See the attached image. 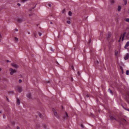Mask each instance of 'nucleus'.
Returning <instances> with one entry per match:
<instances>
[{
    "mask_svg": "<svg viewBox=\"0 0 129 129\" xmlns=\"http://www.w3.org/2000/svg\"><path fill=\"white\" fill-rule=\"evenodd\" d=\"M52 110L54 112V115L57 118H59V116L57 112L55 109L53 108L52 109Z\"/></svg>",
    "mask_w": 129,
    "mask_h": 129,
    "instance_id": "1",
    "label": "nucleus"
},
{
    "mask_svg": "<svg viewBox=\"0 0 129 129\" xmlns=\"http://www.w3.org/2000/svg\"><path fill=\"white\" fill-rule=\"evenodd\" d=\"M9 71L10 72V74L11 75H13L14 73H15L16 71L15 70H13L12 68H10L9 69Z\"/></svg>",
    "mask_w": 129,
    "mask_h": 129,
    "instance_id": "2",
    "label": "nucleus"
},
{
    "mask_svg": "<svg viewBox=\"0 0 129 129\" xmlns=\"http://www.w3.org/2000/svg\"><path fill=\"white\" fill-rule=\"evenodd\" d=\"M17 90L19 92H21L22 91V86H18L17 87Z\"/></svg>",
    "mask_w": 129,
    "mask_h": 129,
    "instance_id": "3",
    "label": "nucleus"
},
{
    "mask_svg": "<svg viewBox=\"0 0 129 129\" xmlns=\"http://www.w3.org/2000/svg\"><path fill=\"white\" fill-rule=\"evenodd\" d=\"M68 117V116L67 113L66 112H65V114L63 116V118L64 120H66L67 119Z\"/></svg>",
    "mask_w": 129,
    "mask_h": 129,
    "instance_id": "4",
    "label": "nucleus"
},
{
    "mask_svg": "<svg viewBox=\"0 0 129 129\" xmlns=\"http://www.w3.org/2000/svg\"><path fill=\"white\" fill-rule=\"evenodd\" d=\"M11 65L13 67L15 68H17L18 67V65L15 63H11Z\"/></svg>",
    "mask_w": 129,
    "mask_h": 129,
    "instance_id": "5",
    "label": "nucleus"
},
{
    "mask_svg": "<svg viewBox=\"0 0 129 129\" xmlns=\"http://www.w3.org/2000/svg\"><path fill=\"white\" fill-rule=\"evenodd\" d=\"M23 21V20L21 18H18L17 19V22L18 23H21Z\"/></svg>",
    "mask_w": 129,
    "mask_h": 129,
    "instance_id": "6",
    "label": "nucleus"
},
{
    "mask_svg": "<svg viewBox=\"0 0 129 129\" xmlns=\"http://www.w3.org/2000/svg\"><path fill=\"white\" fill-rule=\"evenodd\" d=\"M110 118V119L111 120H115L116 121H118L116 118L114 117H113L111 116H109Z\"/></svg>",
    "mask_w": 129,
    "mask_h": 129,
    "instance_id": "7",
    "label": "nucleus"
},
{
    "mask_svg": "<svg viewBox=\"0 0 129 129\" xmlns=\"http://www.w3.org/2000/svg\"><path fill=\"white\" fill-rule=\"evenodd\" d=\"M129 57V54L128 53H127L126 56L124 57V59L125 60H126L128 59Z\"/></svg>",
    "mask_w": 129,
    "mask_h": 129,
    "instance_id": "8",
    "label": "nucleus"
},
{
    "mask_svg": "<svg viewBox=\"0 0 129 129\" xmlns=\"http://www.w3.org/2000/svg\"><path fill=\"white\" fill-rule=\"evenodd\" d=\"M27 96L29 99H31L32 98L31 95L30 93L28 94H27Z\"/></svg>",
    "mask_w": 129,
    "mask_h": 129,
    "instance_id": "9",
    "label": "nucleus"
},
{
    "mask_svg": "<svg viewBox=\"0 0 129 129\" xmlns=\"http://www.w3.org/2000/svg\"><path fill=\"white\" fill-rule=\"evenodd\" d=\"M126 34V32H125L123 33V34L122 35V41L123 40L124 37L125 36Z\"/></svg>",
    "mask_w": 129,
    "mask_h": 129,
    "instance_id": "10",
    "label": "nucleus"
},
{
    "mask_svg": "<svg viewBox=\"0 0 129 129\" xmlns=\"http://www.w3.org/2000/svg\"><path fill=\"white\" fill-rule=\"evenodd\" d=\"M129 46V41H128L127 42L126 45L124 46V48L126 49V48Z\"/></svg>",
    "mask_w": 129,
    "mask_h": 129,
    "instance_id": "11",
    "label": "nucleus"
},
{
    "mask_svg": "<svg viewBox=\"0 0 129 129\" xmlns=\"http://www.w3.org/2000/svg\"><path fill=\"white\" fill-rule=\"evenodd\" d=\"M109 2L110 4L112 5L114 3V0H110Z\"/></svg>",
    "mask_w": 129,
    "mask_h": 129,
    "instance_id": "12",
    "label": "nucleus"
},
{
    "mask_svg": "<svg viewBox=\"0 0 129 129\" xmlns=\"http://www.w3.org/2000/svg\"><path fill=\"white\" fill-rule=\"evenodd\" d=\"M108 91L111 94H112L113 93V92L110 89V88H108Z\"/></svg>",
    "mask_w": 129,
    "mask_h": 129,
    "instance_id": "13",
    "label": "nucleus"
},
{
    "mask_svg": "<svg viewBox=\"0 0 129 129\" xmlns=\"http://www.w3.org/2000/svg\"><path fill=\"white\" fill-rule=\"evenodd\" d=\"M17 103L18 105H19L20 104V102L19 99L17 98Z\"/></svg>",
    "mask_w": 129,
    "mask_h": 129,
    "instance_id": "14",
    "label": "nucleus"
},
{
    "mask_svg": "<svg viewBox=\"0 0 129 129\" xmlns=\"http://www.w3.org/2000/svg\"><path fill=\"white\" fill-rule=\"evenodd\" d=\"M121 121L124 123H125L126 122V120L123 118L121 119Z\"/></svg>",
    "mask_w": 129,
    "mask_h": 129,
    "instance_id": "15",
    "label": "nucleus"
},
{
    "mask_svg": "<svg viewBox=\"0 0 129 129\" xmlns=\"http://www.w3.org/2000/svg\"><path fill=\"white\" fill-rule=\"evenodd\" d=\"M111 34L110 33H109L108 34V35L107 36V38L109 40V38L111 36Z\"/></svg>",
    "mask_w": 129,
    "mask_h": 129,
    "instance_id": "16",
    "label": "nucleus"
},
{
    "mask_svg": "<svg viewBox=\"0 0 129 129\" xmlns=\"http://www.w3.org/2000/svg\"><path fill=\"white\" fill-rule=\"evenodd\" d=\"M72 14V12L70 11H69L68 13V14L70 16H71Z\"/></svg>",
    "mask_w": 129,
    "mask_h": 129,
    "instance_id": "17",
    "label": "nucleus"
},
{
    "mask_svg": "<svg viewBox=\"0 0 129 129\" xmlns=\"http://www.w3.org/2000/svg\"><path fill=\"white\" fill-rule=\"evenodd\" d=\"M121 9V7L120 6H119L118 7V11H120V10Z\"/></svg>",
    "mask_w": 129,
    "mask_h": 129,
    "instance_id": "18",
    "label": "nucleus"
},
{
    "mask_svg": "<svg viewBox=\"0 0 129 129\" xmlns=\"http://www.w3.org/2000/svg\"><path fill=\"white\" fill-rule=\"evenodd\" d=\"M38 115L41 118H42V115L40 113H39L38 114Z\"/></svg>",
    "mask_w": 129,
    "mask_h": 129,
    "instance_id": "19",
    "label": "nucleus"
},
{
    "mask_svg": "<svg viewBox=\"0 0 129 129\" xmlns=\"http://www.w3.org/2000/svg\"><path fill=\"white\" fill-rule=\"evenodd\" d=\"M124 2V4L125 5H126L127 4V0H123Z\"/></svg>",
    "mask_w": 129,
    "mask_h": 129,
    "instance_id": "20",
    "label": "nucleus"
},
{
    "mask_svg": "<svg viewBox=\"0 0 129 129\" xmlns=\"http://www.w3.org/2000/svg\"><path fill=\"white\" fill-rule=\"evenodd\" d=\"M129 70H127L126 72V74L127 75H129Z\"/></svg>",
    "mask_w": 129,
    "mask_h": 129,
    "instance_id": "21",
    "label": "nucleus"
},
{
    "mask_svg": "<svg viewBox=\"0 0 129 129\" xmlns=\"http://www.w3.org/2000/svg\"><path fill=\"white\" fill-rule=\"evenodd\" d=\"M125 21L129 22V18H126L125 19Z\"/></svg>",
    "mask_w": 129,
    "mask_h": 129,
    "instance_id": "22",
    "label": "nucleus"
},
{
    "mask_svg": "<svg viewBox=\"0 0 129 129\" xmlns=\"http://www.w3.org/2000/svg\"><path fill=\"white\" fill-rule=\"evenodd\" d=\"M65 9H64L62 11V13H64L65 12Z\"/></svg>",
    "mask_w": 129,
    "mask_h": 129,
    "instance_id": "23",
    "label": "nucleus"
},
{
    "mask_svg": "<svg viewBox=\"0 0 129 129\" xmlns=\"http://www.w3.org/2000/svg\"><path fill=\"white\" fill-rule=\"evenodd\" d=\"M27 1L28 0H22L21 1L23 3H24Z\"/></svg>",
    "mask_w": 129,
    "mask_h": 129,
    "instance_id": "24",
    "label": "nucleus"
},
{
    "mask_svg": "<svg viewBox=\"0 0 129 129\" xmlns=\"http://www.w3.org/2000/svg\"><path fill=\"white\" fill-rule=\"evenodd\" d=\"M67 23L68 24H70L71 23V22L70 21H67Z\"/></svg>",
    "mask_w": 129,
    "mask_h": 129,
    "instance_id": "25",
    "label": "nucleus"
},
{
    "mask_svg": "<svg viewBox=\"0 0 129 129\" xmlns=\"http://www.w3.org/2000/svg\"><path fill=\"white\" fill-rule=\"evenodd\" d=\"M15 39L17 41L18 40V39L17 37H15Z\"/></svg>",
    "mask_w": 129,
    "mask_h": 129,
    "instance_id": "26",
    "label": "nucleus"
},
{
    "mask_svg": "<svg viewBox=\"0 0 129 129\" xmlns=\"http://www.w3.org/2000/svg\"><path fill=\"white\" fill-rule=\"evenodd\" d=\"M48 6L49 7H51V5L50 4H48Z\"/></svg>",
    "mask_w": 129,
    "mask_h": 129,
    "instance_id": "27",
    "label": "nucleus"
},
{
    "mask_svg": "<svg viewBox=\"0 0 129 129\" xmlns=\"http://www.w3.org/2000/svg\"><path fill=\"white\" fill-rule=\"evenodd\" d=\"M22 82V81L21 80V79H19V83H21Z\"/></svg>",
    "mask_w": 129,
    "mask_h": 129,
    "instance_id": "28",
    "label": "nucleus"
},
{
    "mask_svg": "<svg viewBox=\"0 0 129 129\" xmlns=\"http://www.w3.org/2000/svg\"><path fill=\"white\" fill-rule=\"evenodd\" d=\"M3 117L4 118H5L6 117V116L5 114H3Z\"/></svg>",
    "mask_w": 129,
    "mask_h": 129,
    "instance_id": "29",
    "label": "nucleus"
},
{
    "mask_svg": "<svg viewBox=\"0 0 129 129\" xmlns=\"http://www.w3.org/2000/svg\"><path fill=\"white\" fill-rule=\"evenodd\" d=\"M124 109L126 110H127V111H129V109H126V108H124Z\"/></svg>",
    "mask_w": 129,
    "mask_h": 129,
    "instance_id": "30",
    "label": "nucleus"
},
{
    "mask_svg": "<svg viewBox=\"0 0 129 129\" xmlns=\"http://www.w3.org/2000/svg\"><path fill=\"white\" fill-rule=\"evenodd\" d=\"M71 68L72 70H74V66H72Z\"/></svg>",
    "mask_w": 129,
    "mask_h": 129,
    "instance_id": "31",
    "label": "nucleus"
},
{
    "mask_svg": "<svg viewBox=\"0 0 129 129\" xmlns=\"http://www.w3.org/2000/svg\"><path fill=\"white\" fill-rule=\"evenodd\" d=\"M81 127H82V128H83L84 127V126L83 125V124H81Z\"/></svg>",
    "mask_w": 129,
    "mask_h": 129,
    "instance_id": "32",
    "label": "nucleus"
},
{
    "mask_svg": "<svg viewBox=\"0 0 129 129\" xmlns=\"http://www.w3.org/2000/svg\"><path fill=\"white\" fill-rule=\"evenodd\" d=\"M16 128L17 129H20V127L19 126H17L16 127Z\"/></svg>",
    "mask_w": 129,
    "mask_h": 129,
    "instance_id": "33",
    "label": "nucleus"
},
{
    "mask_svg": "<svg viewBox=\"0 0 129 129\" xmlns=\"http://www.w3.org/2000/svg\"><path fill=\"white\" fill-rule=\"evenodd\" d=\"M17 5L19 7L21 5L19 3H17Z\"/></svg>",
    "mask_w": 129,
    "mask_h": 129,
    "instance_id": "34",
    "label": "nucleus"
},
{
    "mask_svg": "<svg viewBox=\"0 0 129 129\" xmlns=\"http://www.w3.org/2000/svg\"><path fill=\"white\" fill-rule=\"evenodd\" d=\"M39 35L40 36H41L42 35V34L41 33H39Z\"/></svg>",
    "mask_w": 129,
    "mask_h": 129,
    "instance_id": "35",
    "label": "nucleus"
},
{
    "mask_svg": "<svg viewBox=\"0 0 129 129\" xmlns=\"http://www.w3.org/2000/svg\"><path fill=\"white\" fill-rule=\"evenodd\" d=\"M77 73H78V75H80V72L79 71H78V72H77Z\"/></svg>",
    "mask_w": 129,
    "mask_h": 129,
    "instance_id": "36",
    "label": "nucleus"
},
{
    "mask_svg": "<svg viewBox=\"0 0 129 129\" xmlns=\"http://www.w3.org/2000/svg\"><path fill=\"white\" fill-rule=\"evenodd\" d=\"M12 124H15V122H12Z\"/></svg>",
    "mask_w": 129,
    "mask_h": 129,
    "instance_id": "37",
    "label": "nucleus"
},
{
    "mask_svg": "<svg viewBox=\"0 0 129 129\" xmlns=\"http://www.w3.org/2000/svg\"><path fill=\"white\" fill-rule=\"evenodd\" d=\"M86 97L87 98H88L89 97V95L88 94H87L86 95Z\"/></svg>",
    "mask_w": 129,
    "mask_h": 129,
    "instance_id": "38",
    "label": "nucleus"
},
{
    "mask_svg": "<svg viewBox=\"0 0 129 129\" xmlns=\"http://www.w3.org/2000/svg\"><path fill=\"white\" fill-rule=\"evenodd\" d=\"M36 5H35V6L34 7H33L32 8V9H34L35 8V7H36Z\"/></svg>",
    "mask_w": 129,
    "mask_h": 129,
    "instance_id": "39",
    "label": "nucleus"
},
{
    "mask_svg": "<svg viewBox=\"0 0 129 129\" xmlns=\"http://www.w3.org/2000/svg\"><path fill=\"white\" fill-rule=\"evenodd\" d=\"M122 37V35H121L119 39L121 40V38Z\"/></svg>",
    "mask_w": 129,
    "mask_h": 129,
    "instance_id": "40",
    "label": "nucleus"
},
{
    "mask_svg": "<svg viewBox=\"0 0 129 129\" xmlns=\"http://www.w3.org/2000/svg\"><path fill=\"white\" fill-rule=\"evenodd\" d=\"M32 15V14H29V16L30 17Z\"/></svg>",
    "mask_w": 129,
    "mask_h": 129,
    "instance_id": "41",
    "label": "nucleus"
},
{
    "mask_svg": "<svg viewBox=\"0 0 129 129\" xmlns=\"http://www.w3.org/2000/svg\"><path fill=\"white\" fill-rule=\"evenodd\" d=\"M51 51H54V49H51Z\"/></svg>",
    "mask_w": 129,
    "mask_h": 129,
    "instance_id": "42",
    "label": "nucleus"
},
{
    "mask_svg": "<svg viewBox=\"0 0 129 129\" xmlns=\"http://www.w3.org/2000/svg\"><path fill=\"white\" fill-rule=\"evenodd\" d=\"M6 61L7 62H10V61H9L8 60H6Z\"/></svg>",
    "mask_w": 129,
    "mask_h": 129,
    "instance_id": "43",
    "label": "nucleus"
},
{
    "mask_svg": "<svg viewBox=\"0 0 129 129\" xmlns=\"http://www.w3.org/2000/svg\"><path fill=\"white\" fill-rule=\"evenodd\" d=\"M91 39H90L89 40V43H90V42H91Z\"/></svg>",
    "mask_w": 129,
    "mask_h": 129,
    "instance_id": "44",
    "label": "nucleus"
},
{
    "mask_svg": "<svg viewBox=\"0 0 129 129\" xmlns=\"http://www.w3.org/2000/svg\"><path fill=\"white\" fill-rule=\"evenodd\" d=\"M15 30L17 31H18V30L17 28H15Z\"/></svg>",
    "mask_w": 129,
    "mask_h": 129,
    "instance_id": "45",
    "label": "nucleus"
},
{
    "mask_svg": "<svg viewBox=\"0 0 129 129\" xmlns=\"http://www.w3.org/2000/svg\"><path fill=\"white\" fill-rule=\"evenodd\" d=\"M122 107L124 109V108H125L123 106V105H122Z\"/></svg>",
    "mask_w": 129,
    "mask_h": 129,
    "instance_id": "46",
    "label": "nucleus"
},
{
    "mask_svg": "<svg viewBox=\"0 0 129 129\" xmlns=\"http://www.w3.org/2000/svg\"><path fill=\"white\" fill-rule=\"evenodd\" d=\"M115 55H117V53H116V52H115Z\"/></svg>",
    "mask_w": 129,
    "mask_h": 129,
    "instance_id": "47",
    "label": "nucleus"
},
{
    "mask_svg": "<svg viewBox=\"0 0 129 129\" xmlns=\"http://www.w3.org/2000/svg\"><path fill=\"white\" fill-rule=\"evenodd\" d=\"M50 23L51 24H52L53 23L52 22H50Z\"/></svg>",
    "mask_w": 129,
    "mask_h": 129,
    "instance_id": "48",
    "label": "nucleus"
},
{
    "mask_svg": "<svg viewBox=\"0 0 129 129\" xmlns=\"http://www.w3.org/2000/svg\"><path fill=\"white\" fill-rule=\"evenodd\" d=\"M120 40L119 39V40H118V41L119 42H120Z\"/></svg>",
    "mask_w": 129,
    "mask_h": 129,
    "instance_id": "49",
    "label": "nucleus"
},
{
    "mask_svg": "<svg viewBox=\"0 0 129 129\" xmlns=\"http://www.w3.org/2000/svg\"><path fill=\"white\" fill-rule=\"evenodd\" d=\"M0 113H1V114L2 113V112L0 110Z\"/></svg>",
    "mask_w": 129,
    "mask_h": 129,
    "instance_id": "50",
    "label": "nucleus"
},
{
    "mask_svg": "<svg viewBox=\"0 0 129 129\" xmlns=\"http://www.w3.org/2000/svg\"><path fill=\"white\" fill-rule=\"evenodd\" d=\"M1 70H2L1 68H0V71H1Z\"/></svg>",
    "mask_w": 129,
    "mask_h": 129,
    "instance_id": "51",
    "label": "nucleus"
},
{
    "mask_svg": "<svg viewBox=\"0 0 129 129\" xmlns=\"http://www.w3.org/2000/svg\"><path fill=\"white\" fill-rule=\"evenodd\" d=\"M73 78H72V81H73Z\"/></svg>",
    "mask_w": 129,
    "mask_h": 129,
    "instance_id": "52",
    "label": "nucleus"
},
{
    "mask_svg": "<svg viewBox=\"0 0 129 129\" xmlns=\"http://www.w3.org/2000/svg\"><path fill=\"white\" fill-rule=\"evenodd\" d=\"M28 34H30V33H29V32H28Z\"/></svg>",
    "mask_w": 129,
    "mask_h": 129,
    "instance_id": "53",
    "label": "nucleus"
},
{
    "mask_svg": "<svg viewBox=\"0 0 129 129\" xmlns=\"http://www.w3.org/2000/svg\"><path fill=\"white\" fill-rule=\"evenodd\" d=\"M91 114V115H92V116H93V114Z\"/></svg>",
    "mask_w": 129,
    "mask_h": 129,
    "instance_id": "54",
    "label": "nucleus"
},
{
    "mask_svg": "<svg viewBox=\"0 0 129 129\" xmlns=\"http://www.w3.org/2000/svg\"><path fill=\"white\" fill-rule=\"evenodd\" d=\"M97 62L98 63H99L98 62V61H97Z\"/></svg>",
    "mask_w": 129,
    "mask_h": 129,
    "instance_id": "55",
    "label": "nucleus"
},
{
    "mask_svg": "<svg viewBox=\"0 0 129 129\" xmlns=\"http://www.w3.org/2000/svg\"><path fill=\"white\" fill-rule=\"evenodd\" d=\"M35 37H36V35H35Z\"/></svg>",
    "mask_w": 129,
    "mask_h": 129,
    "instance_id": "56",
    "label": "nucleus"
},
{
    "mask_svg": "<svg viewBox=\"0 0 129 129\" xmlns=\"http://www.w3.org/2000/svg\"><path fill=\"white\" fill-rule=\"evenodd\" d=\"M7 100H8V98H7Z\"/></svg>",
    "mask_w": 129,
    "mask_h": 129,
    "instance_id": "57",
    "label": "nucleus"
},
{
    "mask_svg": "<svg viewBox=\"0 0 129 129\" xmlns=\"http://www.w3.org/2000/svg\"><path fill=\"white\" fill-rule=\"evenodd\" d=\"M128 35H129V33H128Z\"/></svg>",
    "mask_w": 129,
    "mask_h": 129,
    "instance_id": "58",
    "label": "nucleus"
},
{
    "mask_svg": "<svg viewBox=\"0 0 129 129\" xmlns=\"http://www.w3.org/2000/svg\"><path fill=\"white\" fill-rule=\"evenodd\" d=\"M128 3H129V2H128Z\"/></svg>",
    "mask_w": 129,
    "mask_h": 129,
    "instance_id": "59",
    "label": "nucleus"
}]
</instances>
